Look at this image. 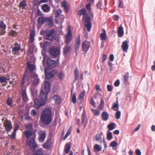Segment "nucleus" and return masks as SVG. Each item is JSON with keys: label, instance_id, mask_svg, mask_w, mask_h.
<instances>
[{"label": "nucleus", "instance_id": "b1692460", "mask_svg": "<svg viewBox=\"0 0 155 155\" xmlns=\"http://www.w3.org/2000/svg\"><path fill=\"white\" fill-rule=\"evenodd\" d=\"M50 84L48 81H46L45 84V93L48 94L50 90Z\"/></svg>", "mask_w": 155, "mask_h": 155}, {"label": "nucleus", "instance_id": "f704fd0d", "mask_svg": "<svg viewBox=\"0 0 155 155\" xmlns=\"http://www.w3.org/2000/svg\"><path fill=\"white\" fill-rule=\"evenodd\" d=\"M28 68L31 74L32 73H34L33 72L35 68V66H34L33 64L29 63V62L28 63Z\"/></svg>", "mask_w": 155, "mask_h": 155}, {"label": "nucleus", "instance_id": "f3484780", "mask_svg": "<svg viewBox=\"0 0 155 155\" xmlns=\"http://www.w3.org/2000/svg\"><path fill=\"white\" fill-rule=\"evenodd\" d=\"M62 6L64 8L66 13H67L69 10L70 5L68 3L65 1H64L62 2Z\"/></svg>", "mask_w": 155, "mask_h": 155}, {"label": "nucleus", "instance_id": "e2e57ef3", "mask_svg": "<svg viewBox=\"0 0 155 155\" xmlns=\"http://www.w3.org/2000/svg\"><path fill=\"white\" fill-rule=\"evenodd\" d=\"M26 128L29 130H32V124L30 123L28 124L26 126Z\"/></svg>", "mask_w": 155, "mask_h": 155}, {"label": "nucleus", "instance_id": "3c124183", "mask_svg": "<svg viewBox=\"0 0 155 155\" xmlns=\"http://www.w3.org/2000/svg\"><path fill=\"white\" fill-rule=\"evenodd\" d=\"M0 28L4 30H5L6 25L4 24L3 21H0Z\"/></svg>", "mask_w": 155, "mask_h": 155}, {"label": "nucleus", "instance_id": "f03ea898", "mask_svg": "<svg viewBox=\"0 0 155 155\" xmlns=\"http://www.w3.org/2000/svg\"><path fill=\"white\" fill-rule=\"evenodd\" d=\"M36 136L35 134L34 133L33 137H31L29 141H27V145L29 146L30 150L32 151L35 150L38 146L35 140Z\"/></svg>", "mask_w": 155, "mask_h": 155}, {"label": "nucleus", "instance_id": "0e129e2a", "mask_svg": "<svg viewBox=\"0 0 155 155\" xmlns=\"http://www.w3.org/2000/svg\"><path fill=\"white\" fill-rule=\"evenodd\" d=\"M72 101L74 104H75L76 103V98L75 94H73L72 95Z\"/></svg>", "mask_w": 155, "mask_h": 155}, {"label": "nucleus", "instance_id": "49530a36", "mask_svg": "<svg viewBox=\"0 0 155 155\" xmlns=\"http://www.w3.org/2000/svg\"><path fill=\"white\" fill-rule=\"evenodd\" d=\"M91 112L94 114V115L95 116H98L100 114V111L97 110H95L92 108L91 109Z\"/></svg>", "mask_w": 155, "mask_h": 155}, {"label": "nucleus", "instance_id": "8fccbe9b", "mask_svg": "<svg viewBox=\"0 0 155 155\" xmlns=\"http://www.w3.org/2000/svg\"><path fill=\"white\" fill-rule=\"evenodd\" d=\"M95 137L97 141H99L101 143L102 142V138L100 134H97Z\"/></svg>", "mask_w": 155, "mask_h": 155}, {"label": "nucleus", "instance_id": "a19ab883", "mask_svg": "<svg viewBox=\"0 0 155 155\" xmlns=\"http://www.w3.org/2000/svg\"><path fill=\"white\" fill-rule=\"evenodd\" d=\"M54 98L55 99V103L56 104H59L61 102V97L58 95H54Z\"/></svg>", "mask_w": 155, "mask_h": 155}, {"label": "nucleus", "instance_id": "a878e982", "mask_svg": "<svg viewBox=\"0 0 155 155\" xmlns=\"http://www.w3.org/2000/svg\"><path fill=\"white\" fill-rule=\"evenodd\" d=\"M28 72L27 71H25V74L24 75V77L22 79L21 82V86L23 85L25 83L26 81V82H28V78L27 77V75H28Z\"/></svg>", "mask_w": 155, "mask_h": 155}, {"label": "nucleus", "instance_id": "37998d69", "mask_svg": "<svg viewBox=\"0 0 155 155\" xmlns=\"http://www.w3.org/2000/svg\"><path fill=\"white\" fill-rule=\"evenodd\" d=\"M9 78L5 77H0V82L1 83L4 82H7V80H9Z\"/></svg>", "mask_w": 155, "mask_h": 155}, {"label": "nucleus", "instance_id": "79ce46f5", "mask_svg": "<svg viewBox=\"0 0 155 155\" xmlns=\"http://www.w3.org/2000/svg\"><path fill=\"white\" fill-rule=\"evenodd\" d=\"M129 78V73L128 72H126L124 76V83L127 84V83Z\"/></svg>", "mask_w": 155, "mask_h": 155}, {"label": "nucleus", "instance_id": "4468645a", "mask_svg": "<svg viewBox=\"0 0 155 155\" xmlns=\"http://www.w3.org/2000/svg\"><path fill=\"white\" fill-rule=\"evenodd\" d=\"M45 104L44 102H40L38 98H35L34 99V106L36 108L38 109L40 107L45 105Z\"/></svg>", "mask_w": 155, "mask_h": 155}, {"label": "nucleus", "instance_id": "13d9d810", "mask_svg": "<svg viewBox=\"0 0 155 155\" xmlns=\"http://www.w3.org/2000/svg\"><path fill=\"white\" fill-rule=\"evenodd\" d=\"M117 143L116 141H113L110 144V146L112 147H115L117 146Z\"/></svg>", "mask_w": 155, "mask_h": 155}, {"label": "nucleus", "instance_id": "4c0bfd02", "mask_svg": "<svg viewBox=\"0 0 155 155\" xmlns=\"http://www.w3.org/2000/svg\"><path fill=\"white\" fill-rule=\"evenodd\" d=\"M107 127L110 130H112L116 127V124L114 123H111L108 124Z\"/></svg>", "mask_w": 155, "mask_h": 155}, {"label": "nucleus", "instance_id": "e433bc0d", "mask_svg": "<svg viewBox=\"0 0 155 155\" xmlns=\"http://www.w3.org/2000/svg\"><path fill=\"white\" fill-rule=\"evenodd\" d=\"M82 20L84 21L85 24L91 23L90 18L87 15L83 17Z\"/></svg>", "mask_w": 155, "mask_h": 155}, {"label": "nucleus", "instance_id": "aec40b11", "mask_svg": "<svg viewBox=\"0 0 155 155\" xmlns=\"http://www.w3.org/2000/svg\"><path fill=\"white\" fill-rule=\"evenodd\" d=\"M102 31L100 35V39L101 40H106L107 38L106 31L104 29H102Z\"/></svg>", "mask_w": 155, "mask_h": 155}, {"label": "nucleus", "instance_id": "338daca9", "mask_svg": "<svg viewBox=\"0 0 155 155\" xmlns=\"http://www.w3.org/2000/svg\"><path fill=\"white\" fill-rule=\"evenodd\" d=\"M31 95L33 97L36 96V92L35 90L34 89H33L32 88L31 89Z\"/></svg>", "mask_w": 155, "mask_h": 155}, {"label": "nucleus", "instance_id": "c9c22d12", "mask_svg": "<svg viewBox=\"0 0 155 155\" xmlns=\"http://www.w3.org/2000/svg\"><path fill=\"white\" fill-rule=\"evenodd\" d=\"M71 144L69 143L66 144L64 148V151L66 154L68 153L71 149Z\"/></svg>", "mask_w": 155, "mask_h": 155}, {"label": "nucleus", "instance_id": "2eb2a0df", "mask_svg": "<svg viewBox=\"0 0 155 155\" xmlns=\"http://www.w3.org/2000/svg\"><path fill=\"white\" fill-rule=\"evenodd\" d=\"M72 39V34L71 32L68 30V34L65 36V42L66 44L69 43L70 42Z\"/></svg>", "mask_w": 155, "mask_h": 155}, {"label": "nucleus", "instance_id": "dca6fc26", "mask_svg": "<svg viewBox=\"0 0 155 155\" xmlns=\"http://www.w3.org/2000/svg\"><path fill=\"white\" fill-rule=\"evenodd\" d=\"M128 42V40H126L122 42L121 48L124 52L127 51L128 49L129 48Z\"/></svg>", "mask_w": 155, "mask_h": 155}, {"label": "nucleus", "instance_id": "603ef678", "mask_svg": "<svg viewBox=\"0 0 155 155\" xmlns=\"http://www.w3.org/2000/svg\"><path fill=\"white\" fill-rule=\"evenodd\" d=\"M46 22H48V25L49 27H51L53 26V23L51 19L48 17L47 18Z\"/></svg>", "mask_w": 155, "mask_h": 155}, {"label": "nucleus", "instance_id": "1a4fd4ad", "mask_svg": "<svg viewBox=\"0 0 155 155\" xmlns=\"http://www.w3.org/2000/svg\"><path fill=\"white\" fill-rule=\"evenodd\" d=\"M31 77L34 85H37L39 84L40 80L37 74L35 73H33L31 75Z\"/></svg>", "mask_w": 155, "mask_h": 155}, {"label": "nucleus", "instance_id": "cd10ccee", "mask_svg": "<svg viewBox=\"0 0 155 155\" xmlns=\"http://www.w3.org/2000/svg\"><path fill=\"white\" fill-rule=\"evenodd\" d=\"M51 145V139H48L45 143L43 144L42 147L44 148L48 149L50 148Z\"/></svg>", "mask_w": 155, "mask_h": 155}, {"label": "nucleus", "instance_id": "393cba45", "mask_svg": "<svg viewBox=\"0 0 155 155\" xmlns=\"http://www.w3.org/2000/svg\"><path fill=\"white\" fill-rule=\"evenodd\" d=\"M35 35V30H32L30 33L29 40L31 42H33L35 40L34 37Z\"/></svg>", "mask_w": 155, "mask_h": 155}, {"label": "nucleus", "instance_id": "473e14b6", "mask_svg": "<svg viewBox=\"0 0 155 155\" xmlns=\"http://www.w3.org/2000/svg\"><path fill=\"white\" fill-rule=\"evenodd\" d=\"M78 14L80 16L82 15H83V17H84V16L87 15V14L85 9L82 8L81 10L78 11Z\"/></svg>", "mask_w": 155, "mask_h": 155}, {"label": "nucleus", "instance_id": "72a5a7b5", "mask_svg": "<svg viewBox=\"0 0 155 155\" xmlns=\"http://www.w3.org/2000/svg\"><path fill=\"white\" fill-rule=\"evenodd\" d=\"M41 148L38 149L33 152L32 155H43V153Z\"/></svg>", "mask_w": 155, "mask_h": 155}, {"label": "nucleus", "instance_id": "20e7f679", "mask_svg": "<svg viewBox=\"0 0 155 155\" xmlns=\"http://www.w3.org/2000/svg\"><path fill=\"white\" fill-rule=\"evenodd\" d=\"M119 107L118 101L117 99V101L115 102H114L113 103V104L111 107V108L113 109L115 111H117V112L116 113L115 115V117L117 119H119L120 118L121 115L120 111L117 110H118L119 109Z\"/></svg>", "mask_w": 155, "mask_h": 155}, {"label": "nucleus", "instance_id": "c03bdc74", "mask_svg": "<svg viewBox=\"0 0 155 155\" xmlns=\"http://www.w3.org/2000/svg\"><path fill=\"white\" fill-rule=\"evenodd\" d=\"M107 139L108 140H110L113 138L112 133L109 130H108L107 132Z\"/></svg>", "mask_w": 155, "mask_h": 155}, {"label": "nucleus", "instance_id": "39448f33", "mask_svg": "<svg viewBox=\"0 0 155 155\" xmlns=\"http://www.w3.org/2000/svg\"><path fill=\"white\" fill-rule=\"evenodd\" d=\"M49 52L51 55L55 57L59 56L60 51L58 48H51L49 49Z\"/></svg>", "mask_w": 155, "mask_h": 155}, {"label": "nucleus", "instance_id": "58836bf2", "mask_svg": "<svg viewBox=\"0 0 155 155\" xmlns=\"http://www.w3.org/2000/svg\"><path fill=\"white\" fill-rule=\"evenodd\" d=\"M71 49V47L68 45L65 47L64 48L63 51L64 54H68L70 52Z\"/></svg>", "mask_w": 155, "mask_h": 155}, {"label": "nucleus", "instance_id": "412c9836", "mask_svg": "<svg viewBox=\"0 0 155 155\" xmlns=\"http://www.w3.org/2000/svg\"><path fill=\"white\" fill-rule=\"evenodd\" d=\"M12 49V52L13 54H15V52L21 49L20 46L18 45L17 43H15L14 46L11 47Z\"/></svg>", "mask_w": 155, "mask_h": 155}, {"label": "nucleus", "instance_id": "09e8293b", "mask_svg": "<svg viewBox=\"0 0 155 155\" xmlns=\"http://www.w3.org/2000/svg\"><path fill=\"white\" fill-rule=\"evenodd\" d=\"M104 103L103 99L102 98L101 99V101L99 105V108L100 110H102L104 108Z\"/></svg>", "mask_w": 155, "mask_h": 155}, {"label": "nucleus", "instance_id": "ea45409f", "mask_svg": "<svg viewBox=\"0 0 155 155\" xmlns=\"http://www.w3.org/2000/svg\"><path fill=\"white\" fill-rule=\"evenodd\" d=\"M94 150L95 152H96V151L100 152L102 150V147L99 145L97 144H95L94 147Z\"/></svg>", "mask_w": 155, "mask_h": 155}, {"label": "nucleus", "instance_id": "f8f14e48", "mask_svg": "<svg viewBox=\"0 0 155 155\" xmlns=\"http://www.w3.org/2000/svg\"><path fill=\"white\" fill-rule=\"evenodd\" d=\"M47 64L48 67L53 68L56 66L57 64L55 61L48 58L47 60Z\"/></svg>", "mask_w": 155, "mask_h": 155}, {"label": "nucleus", "instance_id": "6e6552de", "mask_svg": "<svg viewBox=\"0 0 155 155\" xmlns=\"http://www.w3.org/2000/svg\"><path fill=\"white\" fill-rule=\"evenodd\" d=\"M5 45H3L1 43H0V49H1L0 52L1 53L5 55L8 54L10 53L11 51V47L9 48L7 50L4 49Z\"/></svg>", "mask_w": 155, "mask_h": 155}, {"label": "nucleus", "instance_id": "bb28decb", "mask_svg": "<svg viewBox=\"0 0 155 155\" xmlns=\"http://www.w3.org/2000/svg\"><path fill=\"white\" fill-rule=\"evenodd\" d=\"M41 8L44 12L47 13L50 11V7L47 4H45L42 5Z\"/></svg>", "mask_w": 155, "mask_h": 155}, {"label": "nucleus", "instance_id": "a211bd4d", "mask_svg": "<svg viewBox=\"0 0 155 155\" xmlns=\"http://www.w3.org/2000/svg\"><path fill=\"white\" fill-rule=\"evenodd\" d=\"M45 74L46 78L50 79L54 76L53 72L52 71H47L46 69L45 70Z\"/></svg>", "mask_w": 155, "mask_h": 155}, {"label": "nucleus", "instance_id": "7ed1b4c3", "mask_svg": "<svg viewBox=\"0 0 155 155\" xmlns=\"http://www.w3.org/2000/svg\"><path fill=\"white\" fill-rule=\"evenodd\" d=\"M45 35L46 40L52 41L54 39L56 36L55 31L54 29L47 30L45 31Z\"/></svg>", "mask_w": 155, "mask_h": 155}, {"label": "nucleus", "instance_id": "774afa93", "mask_svg": "<svg viewBox=\"0 0 155 155\" xmlns=\"http://www.w3.org/2000/svg\"><path fill=\"white\" fill-rule=\"evenodd\" d=\"M31 113L33 117L35 116L36 115V110L35 109H33L31 110Z\"/></svg>", "mask_w": 155, "mask_h": 155}, {"label": "nucleus", "instance_id": "864d4df0", "mask_svg": "<svg viewBox=\"0 0 155 155\" xmlns=\"http://www.w3.org/2000/svg\"><path fill=\"white\" fill-rule=\"evenodd\" d=\"M85 26L87 28V31H91V28L92 27L91 23H89L85 24Z\"/></svg>", "mask_w": 155, "mask_h": 155}, {"label": "nucleus", "instance_id": "c85d7f7f", "mask_svg": "<svg viewBox=\"0 0 155 155\" xmlns=\"http://www.w3.org/2000/svg\"><path fill=\"white\" fill-rule=\"evenodd\" d=\"M21 94L23 100L25 102L27 101L28 100V99L26 94L25 89H22L21 91Z\"/></svg>", "mask_w": 155, "mask_h": 155}, {"label": "nucleus", "instance_id": "4d7b16f0", "mask_svg": "<svg viewBox=\"0 0 155 155\" xmlns=\"http://www.w3.org/2000/svg\"><path fill=\"white\" fill-rule=\"evenodd\" d=\"M71 127L70 128L69 130L67 131V133L63 138V139L64 140H65L66 138L69 136V135L70 134L71 130Z\"/></svg>", "mask_w": 155, "mask_h": 155}, {"label": "nucleus", "instance_id": "2f4dec72", "mask_svg": "<svg viewBox=\"0 0 155 155\" xmlns=\"http://www.w3.org/2000/svg\"><path fill=\"white\" fill-rule=\"evenodd\" d=\"M23 133L25 136L28 139L32 135L33 137V134L35 133L34 132H32L29 131H25Z\"/></svg>", "mask_w": 155, "mask_h": 155}, {"label": "nucleus", "instance_id": "69168bd1", "mask_svg": "<svg viewBox=\"0 0 155 155\" xmlns=\"http://www.w3.org/2000/svg\"><path fill=\"white\" fill-rule=\"evenodd\" d=\"M107 58V56L106 54H103L102 56V62L104 63V61L106 60Z\"/></svg>", "mask_w": 155, "mask_h": 155}, {"label": "nucleus", "instance_id": "052dcab7", "mask_svg": "<svg viewBox=\"0 0 155 155\" xmlns=\"http://www.w3.org/2000/svg\"><path fill=\"white\" fill-rule=\"evenodd\" d=\"M90 103L94 107H96L95 103L94 100V99L93 97L91 98L90 101Z\"/></svg>", "mask_w": 155, "mask_h": 155}, {"label": "nucleus", "instance_id": "5fc2aeb1", "mask_svg": "<svg viewBox=\"0 0 155 155\" xmlns=\"http://www.w3.org/2000/svg\"><path fill=\"white\" fill-rule=\"evenodd\" d=\"M85 94V91L84 90L83 91L81 92L79 94V95L78 98V100H81L83 99Z\"/></svg>", "mask_w": 155, "mask_h": 155}, {"label": "nucleus", "instance_id": "423d86ee", "mask_svg": "<svg viewBox=\"0 0 155 155\" xmlns=\"http://www.w3.org/2000/svg\"><path fill=\"white\" fill-rule=\"evenodd\" d=\"M91 46L90 42L86 41L82 43V51H84L85 53H87Z\"/></svg>", "mask_w": 155, "mask_h": 155}, {"label": "nucleus", "instance_id": "7c9ffc66", "mask_svg": "<svg viewBox=\"0 0 155 155\" xmlns=\"http://www.w3.org/2000/svg\"><path fill=\"white\" fill-rule=\"evenodd\" d=\"M101 117L103 121H106L108 119L109 114L107 112L104 111L101 114Z\"/></svg>", "mask_w": 155, "mask_h": 155}, {"label": "nucleus", "instance_id": "a18cd8bd", "mask_svg": "<svg viewBox=\"0 0 155 155\" xmlns=\"http://www.w3.org/2000/svg\"><path fill=\"white\" fill-rule=\"evenodd\" d=\"M6 103L10 107L13 106L12 100L10 97L8 98L7 100Z\"/></svg>", "mask_w": 155, "mask_h": 155}, {"label": "nucleus", "instance_id": "680f3d73", "mask_svg": "<svg viewBox=\"0 0 155 155\" xmlns=\"http://www.w3.org/2000/svg\"><path fill=\"white\" fill-rule=\"evenodd\" d=\"M107 88L108 91L111 92L112 91L113 89V86L110 84H108L107 86Z\"/></svg>", "mask_w": 155, "mask_h": 155}, {"label": "nucleus", "instance_id": "de8ad7c7", "mask_svg": "<svg viewBox=\"0 0 155 155\" xmlns=\"http://www.w3.org/2000/svg\"><path fill=\"white\" fill-rule=\"evenodd\" d=\"M22 8H24L27 6L26 2L25 1H23L21 2L19 5Z\"/></svg>", "mask_w": 155, "mask_h": 155}, {"label": "nucleus", "instance_id": "5701e85b", "mask_svg": "<svg viewBox=\"0 0 155 155\" xmlns=\"http://www.w3.org/2000/svg\"><path fill=\"white\" fill-rule=\"evenodd\" d=\"M46 137V132L44 131L43 133L40 135V136L38 137V140L40 142H43Z\"/></svg>", "mask_w": 155, "mask_h": 155}, {"label": "nucleus", "instance_id": "f257e3e1", "mask_svg": "<svg viewBox=\"0 0 155 155\" xmlns=\"http://www.w3.org/2000/svg\"><path fill=\"white\" fill-rule=\"evenodd\" d=\"M52 110L49 108H46L41 112L40 121L45 124L48 125L52 120Z\"/></svg>", "mask_w": 155, "mask_h": 155}, {"label": "nucleus", "instance_id": "0eeeda50", "mask_svg": "<svg viewBox=\"0 0 155 155\" xmlns=\"http://www.w3.org/2000/svg\"><path fill=\"white\" fill-rule=\"evenodd\" d=\"M48 94L46 93H45L43 90L40 91L39 93V98L41 102H44L45 104V101L47 99Z\"/></svg>", "mask_w": 155, "mask_h": 155}, {"label": "nucleus", "instance_id": "c756f323", "mask_svg": "<svg viewBox=\"0 0 155 155\" xmlns=\"http://www.w3.org/2000/svg\"><path fill=\"white\" fill-rule=\"evenodd\" d=\"M117 33L118 36L120 37H122L124 34L123 28L121 25L118 28Z\"/></svg>", "mask_w": 155, "mask_h": 155}, {"label": "nucleus", "instance_id": "9b49d317", "mask_svg": "<svg viewBox=\"0 0 155 155\" xmlns=\"http://www.w3.org/2000/svg\"><path fill=\"white\" fill-rule=\"evenodd\" d=\"M3 125L5 127V130L7 132L10 131L12 129V126L11 122L8 120L5 121Z\"/></svg>", "mask_w": 155, "mask_h": 155}, {"label": "nucleus", "instance_id": "4be33fe9", "mask_svg": "<svg viewBox=\"0 0 155 155\" xmlns=\"http://www.w3.org/2000/svg\"><path fill=\"white\" fill-rule=\"evenodd\" d=\"M47 18L43 16H41L39 17L37 20L38 23L39 25H42L45 22H46Z\"/></svg>", "mask_w": 155, "mask_h": 155}, {"label": "nucleus", "instance_id": "6e6d98bb", "mask_svg": "<svg viewBox=\"0 0 155 155\" xmlns=\"http://www.w3.org/2000/svg\"><path fill=\"white\" fill-rule=\"evenodd\" d=\"M102 5V1L101 0H99L96 5V6L97 8L102 10V8H101Z\"/></svg>", "mask_w": 155, "mask_h": 155}, {"label": "nucleus", "instance_id": "6ab92c4d", "mask_svg": "<svg viewBox=\"0 0 155 155\" xmlns=\"http://www.w3.org/2000/svg\"><path fill=\"white\" fill-rule=\"evenodd\" d=\"M75 48L76 50H78L79 49L81 42L80 37L79 35H78V37L76 38L75 41Z\"/></svg>", "mask_w": 155, "mask_h": 155}, {"label": "nucleus", "instance_id": "bf43d9fd", "mask_svg": "<svg viewBox=\"0 0 155 155\" xmlns=\"http://www.w3.org/2000/svg\"><path fill=\"white\" fill-rule=\"evenodd\" d=\"M64 76V74L62 72H60L58 74V77L61 80L63 79Z\"/></svg>", "mask_w": 155, "mask_h": 155}, {"label": "nucleus", "instance_id": "9d476101", "mask_svg": "<svg viewBox=\"0 0 155 155\" xmlns=\"http://www.w3.org/2000/svg\"><path fill=\"white\" fill-rule=\"evenodd\" d=\"M62 12V11L60 8L58 9L55 11V14L56 15L55 18L58 19L60 17L61 22H62L64 21V19L65 18L64 16L63 15H61Z\"/></svg>", "mask_w": 155, "mask_h": 155}, {"label": "nucleus", "instance_id": "ddd939ff", "mask_svg": "<svg viewBox=\"0 0 155 155\" xmlns=\"http://www.w3.org/2000/svg\"><path fill=\"white\" fill-rule=\"evenodd\" d=\"M81 121L82 124H83V126L85 128L87 125V122L86 117V113L85 110H83V113L81 115Z\"/></svg>", "mask_w": 155, "mask_h": 155}]
</instances>
